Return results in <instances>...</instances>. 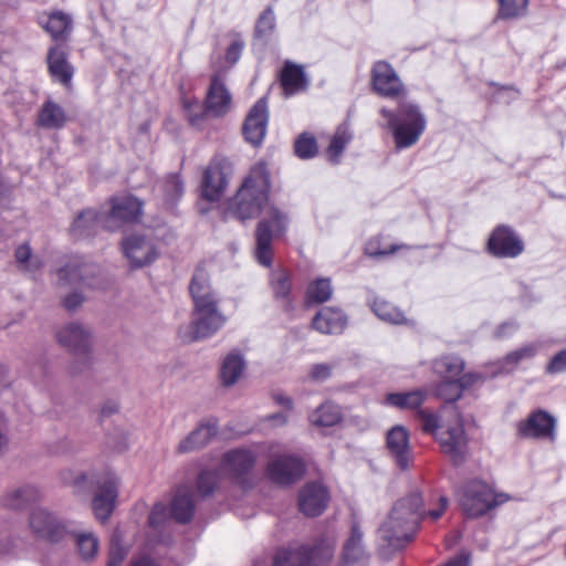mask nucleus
Segmentation results:
<instances>
[{
  "label": "nucleus",
  "mask_w": 566,
  "mask_h": 566,
  "mask_svg": "<svg viewBox=\"0 0 566 566\" xmlns=\"http://www.w3.org/2000/svg\"><path fill=\"white\" fill-rule=\"evenodd\" d=\"M448 506V499L440 497V509L426 512L423 500L418 491H412L398 500L388 518L378 528V548L384 557L402 549L413 541L420 522L424 516L438 520Z\"/></svg>",
  "instance_id": "nucleus-1"
},
{
  "label": "nucleus",
  "mask_w": 566,
  "mask_h": 566,
  "mask_svg": "<svg viewBox=\"0 0 566 566\" xmlns=\"http://www.w3.org/2000/svg\"><path fill=\"white\" fill-rule=\"evenodd\" d=\"M454 421L447 422L437 412L419 410L418 418L423 432L434 437L443 454L448 457L452 465H462L469 453V439L463 428L460 413L453 411Z\"/></svg>",
  "instance_id": "nucleus-2"
},
{
  "label": "nucleus",
  "mask_w": 566,
  "mask_h": 566,
  "mask_svg": "<svg viewBox=\"0 0 566 566\" xmlns=\"http://www.w3.org/2000/svg\"><path fill=\"white\" fill-rule=\"evenodd\" d=\"M271 177L263 163L251 168L249 175L228 202V212L244 221L258 217L269 201Z\"/></svg>",
  "instance_id": "nucleus-3"
},
{
  "label": "nucleus",
  "mask_w": 566,
  "mask_h": 566,
  "mask_svg": "<svg viewBox=\"0 0 566 566\" xmlns=\"http://www.w3.org/2000/svg\"><path fill=\"white\" fill-rule=\"evenodd\" d=\"M380 115L387 120L397 149H406L416 145L427 127V118L419 105L401 101L396 111L380 108Z\"/></svg>",
  "instance_id": "nucleus-4"
},
{
  "label": "nucleus",
  "mask_w": 566,
  "mask_h": 566,
  "mask_svg": "<svg viewBox=\"0 0 566 566\" xmlns=\"http://www.w3.org/2000/svg\"><path fill=\"white\" fill-rule=\"evenodd\" d=\"M289 216L275 206H269L265 214L258 222L255 229V259L265 266L270 268L273 262L272 242L283 237L287 230Z\"/></svg>",
  "instance_id": "nucleus-5"
},
{
  "label": "nucleus",
  "mask_w": 566,
  "mask_h": 566,
  "mask_svg": "<svg viewBox=\"0 0 566 566\" xmlns=\"http://www.w3.org/2000/svg\"><path fill=\"white\" fill-rule=\"evenodd\" d=\"M335 552V541L322 537L312 546L298 545L280 548L273 560V566H323L329 562Z\"/></svg>",
  "instance_id": "nucleus-6"
},
{
  "label": "nucleus",
  "mask_w": 566,
  "mask_h": 566,
  "mask_svg": "<svg viewBox=\"0 0 566 566\" xmlns=\"http://www.w3.org/2000/svg\"><path fill=\"white\" fill-rule=\"evenodd\" d=\"M509 499L507 494H496L485 482L474 479L462 486L460 504L469 517H479L505 503Z\"/></svg>",
  "instance_id": "nucleus-7"
},
{
  "label": "nucleus",
  "mask_w": 566,
  "mask_h": 566,
  "mask_svg": "<svg viewBox=\"0 0 566 566\" xmlns=\"http://www.w3.org/2000/svg\"><path fill=\"white\" fill-rule=\"evenodd\" d=\"M60 285L81 284L93 290L106 289L108 281L103 269L90 262L74 259L56 271Z\"/></svg>",
  "instance_id": "nucleus-8"
},
{
  "label": "nucleus",
  "mask_w": 566,
  "mask_h": 566,
  "mask_svg": "<svg viewBox=\"0 0 566 566\" xmlns=\"http://www.w3.org/2000/svg\"><path fill=\"white\" fill-rule=\"evenodd\" d=\"M232 175L231 161L224 156H214L203 171L200 186L201 197L209 202L219 201L224 195Z\"/></svg>",
  "instance_id": "nucleus-9"
},
{
  "label": "nucleus",
  "mask_w": 566,
  "mask_h": 566,
  "mask_svg": "<svg viewBox=\"0 0 566 566\" xmlns=\"http://www.w3.org/2000/svg\"><path fill=\"white\" fill-rule=\"evenodd\" d=\"M226 323V316L219 310V303L193 306L192 321L188 332L181 337L184 342H196L211 337Z\"/></svg>",
  "instance_id": "nucleus-10"
},
{
  "label": "nucleus",
  "mask_w": 566,
  "mask_h": 566,
  "mask_svg": "<svg viewBox=\"0 0 566 566\" xmlns=\"http://www.w3.org/2000/svg\"><path fill=\"white\" fill-rule=\"evenodd\" d=\"M232 96L227 88L224 82L219 74H213L205 99V107L199 114L191 113L190 104L187 106L189 111L190 124L196 126L207 116L222 117L231 109Z\"/></svg>",
  "instance_id": "nucleus-11"
},
{
  "label": "nucleus",
  "mask_w": 566,
  "mask_h": 566,
  "mask_svg": "<svg viewBox=\"0 0 566 566\" xmlns=\"http://www.w3.org/2000/svg\"><path fill=\"white\" fill-rule=\"evenodd\" d=\"M61 345L72 350L80 359L78 367H73L72 373H82L91 364V332L80 323H70L56 334Z\"/></svg>",
  "instance_id": "nucleus-12"
},
{
  "label": "nucleus",
  "mask_w": 566,
  "mask_h": 566,
  "mask_svg": "<svg viewBox=\"0 0 566 566\" xmlns=\"http://www.w3.org/2000/svg\"><path fill=\"white\" fill-rule=\"evenodd\" d=\"M122 248L134 269L147 266L159 256V250L154 239L147 234L134 233L124 238Z\"/></svg>",
  "instance_id": "nucleus-13"
},
{
  "label": "nucleus",
  "mask_w": 566,
  "mask_h": 566,
  "mask_svg": "<svg viewBox=\"0 0 566 566\" xmlns=\"http://www.w3.org/2000/svg\"><path fill=\"white\" fill-rule=\"evenodd\" d=\"M30 528L39 537L59 543L69 536L71 523L62 522L45 509H35L30 514Z\"/></svg>",
  "instance_id": "nucleus-14"
},
{
  "label": "nucleus",
  "mask_w": 566,
  "mask_h": 566,
  "mask_svg": "<svg viewBox=\"0 0 566 566\" xmlns=\"http://www.w3.org/2000/svg\"><path fill=\"white\" fill-rule=\"evenodd\" d=\"M488 251L495 258H516L524 251V241L510 226L500 224L488 240Z\"/></svg>",
  "instance_id": "nucleus-15"
},
{
  "label": "nucleus",
  "mask_w": 566,
  "mask_h": 566,
  "mask_svg": "<svg viewBox=\"0 0 566 566\" xmlns=\"http://www.w3.org/2000/svg\"><path fill=\"white\" fill-rule=\"evenodd\" d=\"M370 80L374 92L379 96L396 98L405 94L403 83L387 61H377L373 64Z\"/></svg>",
  "instance_id": "nucleus-16"
},
{
  "label": "nucleus",
  "mask_w": 566,
  "mask_h": 566,
  "mask_svg": "<svg viewBox=\"0 0 566 566\" xmlns=\"http://www.w3.org/2000/svg\"><path fill=\"white\" fill-rule=\"evenodd\" d=\"M266 472L273 483L285 486L295 483L304 475L305 464L297 457L283 454L268 463Z\"/></svg>",
  "instance_id": "nucleus-17"
},
{
  "label": "nucleus",
  "mask_w": 566,
  "mask_h": 566,
  "mask_svg": "<svg viewBox=\"0 0 566 566\" xmlns=\"http://www.w3.org/2000/svg\"><path fill=\"white\" fill-rule=\"evenodd\" d=\"M111 202V210L104 212L107 231H115L123 222L135 221L142 214L143 202L134 196L115 197Z\"/></svg>",
  "instance_id": "nucleus-18"
},
{
  "label": "nucleus",
  "mask_w": 566,
  "mask_h": 566,
  "mask_svg": "<svg viewBox=\"0 0 566 566\" xmlns=\"http://www.w3.org/2000/svg\"><path fill=\"white\" fill-rule=\"evenodd\" d=\"M117 482L113 475H105L96 481V493L92 501L95 517L101 522L108 520L117 499Z\"/></svg>",
  "instance_id": "nucleus-19"
},
{
  "label": "nucleus",
  "mask_w": 566,
  "mask_h": 566,
  "mask_svg": "<svg viewBox=\"0 0 566 566\" xmlns=\"http://www.w3.org/2000/svg\"><path fill=\"white\" fill-rule=\"evenodd\" d=\"M269 120L268 98L261 97L250 109L242 127L245 140L254 146L260 145L266 134Z\"/></svg>",
  "instance_id": "nucleus-20"
},
{
  "label": "nucleus",
  "mask_w": 566,
  "mask_h": 566,
  "mask_svg": "<svg viewBox=\"0 0 566 566\" xmlns=\"http://www.w3.org/2000/svg\"><path fill=\"white\" fill-rule=\"evenodd\" d=\"M555 426V418L547 411L539 409L518 422L517 434L525 439H553Z\"/></svg>",
  "instance_id": "nucleus-21"
},
{
  "label": "nucleus",
  "mask_w": 566,
  "mask_h": 566,
  "mask_svg": "<svg viewBox=\"0 0 566 566\" xmlns=\"http://www.w3.org/2000/svg\"><path fill=\"white\" fill-rule=\"evenodd\" d=\"M369 554L364 544V533L357 522H353L345 539L339 566H368Z\"/></svg>",
  "instance_id": "nucleus-22"
},
{
  "label": "nucleus",
  "mask_w": 566,
  "mask_h": 566,
  "mask_svg": "<svg viewBox=\"0 0 566 566\" xmlns=\"http://www.w3.org/2000/svg\"><path fill=\"white\" fill-rule=\"evenodd\" d=\"M386 446L389 454L401 470H407L411 462V448L409 433L402 426H395L386 437Z\"/></svg>",
  "instance_id": "nucleus-23"
},
{
  "label": "nucleus",
  "mask_w": 566,
  "mask_h": 566,
  "mask_svg": "<svg viewBox=\"0 0 566 566\" xmlns=\"http://www.w3.org/2000/svg\"><path fill=\"white\" fill-rule=\"evenodd\" d=\"M328 502V492L325 486L319 483H307L300 492L298 507L306 516L321 515Z\"/></svg>",
  "instance_id": "nucleus-24"
},
{
  "label": "nucleus",
  "mask_w": 566,
  "mask_h": 566,
  "mask_svg": "<svg viewBox=\"0 0 566 566\" xmlns=\"http://www.w3.org/2000/svg\"><path fill=\"white\" fill-rule=\"evenodd\" d=\"M217 433L218 424L216 421H203L178 443L176 452L185 454L199 451L206 448Z\"/></svg>",
  "instance_id": "nucleus-25"
},
{
  "label": "nucleus",
  "mask_w": 566,
  "mask_h": 566,
  "mask_svg": "<svg viewBox=\"0 0 566 566\" xmlns=\"http://www.w3.org/2000/svg\"><path fill=\"white\" fill-rule=\"evenodd\" d=\"M347 316L336 307L325 306L317 312L312 321L315 331L326 335L342 334L347 326Z\"/></svg>",
  "instance_id": "nucleus-26"
},
{
  "label": "nucleus",
  "mask_w": 566,
  "mask_h": 566,
  "mask_svg": "<svg viewBox=\"0 0 566 566\" xmlns=\"http://www.w3.org/2000/svg\"><path fill=\"white\" fill-rule=\"evenodd\" d=\"M48 69L50 75L64 86L71 84L74 69L67 61L65 50L60 45H52L48 51L46 56Z\"/></svg>",
  "instance_id": "nucleus-27"
},
{
  "label": "nucleus",
  "mask_w": 566,
  "mask_h": 566,
  "mask_svg": "<svg viewBox=\"0 0 566 566\" xmlns=\"http://www.w3.org/2000/svg\"><path fill=\"white\" fill-rule=\"evenodd\" d=\"M39 24L50 34L55 42H65L73 29L72 17L63 11L56 10L49 15H41Z\"/></svg>",
  "instance_id": "nucleus-28"
},
{
  "label": "nucleus",
  "mask_w": 566,
  "mask_h": 566,
  "mask_svg": "<svg viewBox=\"0 0 566 566\" xmlns=\"http://www.w3.org/2000/svg\"><path fill=\"white\" fill-rule=\"evenodd\" d=\"M101 229L106 230V219L103 211L94 209L80 212L71 226V232L78 238L95 235Z\"/></svg>",
  "instance_id": "nucleus-29"
},
{
  "label": "nucleus",
  "mask_w": 566,
  "mask_h": 566,
  "mask_svg": "<svg viewBox=\"0 0 566 566\" xmlns=\"http://www.w3.org/2000/svg\"><path fill=\"white\" fill-rule=\"evenodd\" d=\"M189 291L193 301V306L219 303L218 295L210 286L209 274L202 265H198L195 270L189 285Z\"/></svg>",
  "instance_id": "nucleus-30"
},
{
  "label": "nucleus",
  "mask_w": 566,
  "mask_h": 566,
  "mask_svg": "<svg viewBox=\"0 0 566 566\" xmlns=\"http://www.w3.org/2000/svg\"><path fill=\"white\" fill-rule=\"evenodd\" d=\"M170 517L179 524H188L195 514L192 491L187 486L177 489L169 509Z\"/></svg>",
  "instance_id": "nucleus-31"
},
{
  "label": "nucleus",
  "mask_w": 566,
  "mask_h": 566,
  "mask_svg": "<svg viewBox=\"0 0 566 566\" xmlns=\"http://www.w3.org/2000/svg\"><path fill=\"white\" fill-rule=\"evenodd\" d=\"M255 463V457L248 449H233L228 451L222 459V468L233 476H241L251 471Z\"/></svg>",
  "instance_id": "nucleus-32"
},
{
  "label": "nucleus",
  "mask_w": 566,
  "mask_h": 566,
  "mask_svg": "<svg viewBox=\"0 0 566 566\" xmlns=\"http://www.w3.org/2000/svg\"><path fill=\"white\" fill-rule=\"evenodd\" d=\"M67 116L62 106L48 98L41 106L35 120L36 126L44 129H61L65 126Z\"/></svg>",
  "instance_id": "nucleus-33"
},
{
  "label": "nucleus",
  "mask_w": 566,
  "mask_h": 566,
  "mask_svg": "<svg viewBox=\"0 0 566 566\" xmlns=\"http://www.w3.org/2000/svg\"><path fill=\"white\" fill-rule=\"evenodd\" d=\"M247 367L243 355L233 350L229 353L221 361L220 379L224 387L233 386L242 376Z\"/></svg>",
  "instance_id": "nucleus-34"
},
{
  "label": "nucleus",
  "mask_w": 566,
  "mask_h": 566,
  "mask_svg": "<svg viewBox=\"0 0 566 566\" xmlns=\"http://www.w3.org/2000/svg\"><path fill=\"white\" fill-rule=\"evenodd\" d=\"M280 80L286 95H294L304 91L308 85L303 67L290 61L285 62Z\"/></svg>",
  "instance_id": "nucleus-35"
},
{
  "label": "nucleus",
  "mask_w": 566,
  "mask_h": 566,
  "mask_svg": "<svg viewBox=\"0 0 566 566\" xmlns=\"http://www.w3.org/2000/svg\"><path fill=\"white\" fill-rule=\"evenodd\" d=\"M40 499V491L36 486L25 484L8 491L3 497L7 507L22 510Z\"/></svg>",
  "instance_id": "nucleus-36"
},
{
  "label": "nucleus",
  "mask_w": 566,
  "mask_h": 566,
  "mask_svg": "<svg viewBox=\"0 0 566 566\" xmlns=\"http://www.w3.org/2000/svg\"><path fill=\"white\" fill-rule=\"evenodd\" d=\"M312 424L317 427H333L343 420V413L339 406L334 402L326 401L318 406L310 417Z\"/></svg>",
  "instance_id": "nucleus-37"
},
{
  "label": "nucleus",
  "mask_w": 566,
  "mask_h": 566,
  "mask_svg": "<svg viewBox=\"0 0 566 566\" xmlns=\"http://www.w3.org/2000/svg\"><path fill=\"white\" fill-rule=\"evenodd\" d=\"M371 310L382 322L394 325H408L411 323L399 307L384 298L376 297L371 304Z\"/></svg>",
  "instance_id": "nucleus-38"
},
{
  "label": "nucleus",
  "mask_w": 566,
  "mask_h": 566,
  "mask_svg": "<svg viewBox=\"0 0 566 566\" xmlns=\"http://www.w3.org/2000/svg\"><path fill=\"white\" fill-rule=\"evenodd\" d=\"M426 394L422 390L391 392L386 396V403L398 409H415L422 405Z\"/></svg>",
  "instance_id": "nucleus-39"
},
{
  "label": "nucleus",
  "mask_w": 566,
  "mask_h": 566,
  "mask_svg": "<svg viewBox=\"0 0 566 566\" xmlns=\"http://www.w3.org/2000/svg\"><path fill=\"white\" fill-rule=\"evenodd\" d=\"M275 14L271 7H268L259 17L254 28V41L264 46L268 44L275 30Z\"/></svg>",
  "instance_id": "nucleus-40"
},
{
  "label": "nucleus",
  "mask_w": 566,
  "mask_h": 566,
  "mask_svg": "<svg viewBox=\"0 0 566 566\" xmlns=\"http://www.w3.org/2000/svg\"><path fill=\"white\" fill-rule=\"evenodd\" d=\"M69 535H72L76 542L78 553L83 559H92L98 551V539L91 532H76L72 526Z\"/></svg>",
  "instance_id": "nucleus-41"
},
{
  "label": "nucleus",
  "mask_w": 566,
  "mask_h": 566,
  "mask_svg": "<svg viewBox=\"0 0 566 566\" xmlns=\"http://www.w3.org/2000/svg\"><path fill=\"white\" fill-rule=\"evenodd\" d=\"M184 181L178 174H170L161 185V192L165 203L174 207L184 195Z\"/></svg>",
  "instance_id": "nucleus-42"
},
{
  "label": "nucleus",
  "mask_w": 566,
  "mask_h": 566,
  "mask_svg": "<svg viewBox=\"0 0 566 566\" xmlns=\"http://www.w3.org/2000/svg\"><path fill=\"white\" fill-rule=\"evenodd\" d=\"M333 293L329 279H317L310 283L306 290V298L308 303L321 304L327 302Z\"/></svg>",
  "instance_id": "nucleus-43"
},
{
  "label": "nucleus",
  "mask_w": 566,
  "mask_h": 566,
  "mask_svg": "<svg viewBox=\"0 0 566 566\" xmlns=\"http://www.w3.org/2000/svg\"><path fill=\"white\" fill-rule=\"evenodd\" d=\"M436 368L444 379H457L463 373L464 361L459 356H446L437 361Z\"/></svg>",
  "instance_id": "nucleus-44"
},
{
  "label": "nucleus",
  "mask_w": 566,
  "mask_h": 566,
  "mask_svg": "<svg viewBox=\"0 0 566 566\" xmlns=\"http://www.w3.org/2000/svg\"><path fill=\"white\" fill-rule=\"evenodd\" d=\"M318 150L316 138L308 134L302 133L294 143L295 155L301 159H311L316 156Z\"/></svg>",
  "instance_id": "nucleus-45"
},
{
  "label": "nucleus",
  "mask_w": 566,
  "mask_h": 566,
  "mask_svg": "<svg viewBox=\"0 0 566 566\" xmlns=\"http://www.w3.org/2000/svg\"><path fill=\"white\" fill-rule=\"evenodd\" d=\"M434 394L446 402H455L462 396L461 384L457 379H442L437 384Z\"/></svg>",
  "instance_id": "nucleus-46"
},
{
  "label": "nucleus",
  "mask_w": 566,
  "mask_h": 566,
  "mask_svg": "<svg viewBox=\"0 0 566 566\" xmlns=\"http://www.w3.org/2000/svg\"><path fill=\"white\" fill-rule=\"evenodd\" d=\"M528 0H500L499 17L513 19L525 14Z\"/></svg>",
  "instance_id": "nucleus-47"
},
{
  "label": "nucleus",
  "mask_w": 566,
  "mask_h": 566,
  "mask_svg": "<svg viewBox=\"0 0 566 566\" xmlns=\"http://www.w3.org/2000/svg\"><path fill=\"white\" fill-rule=\"evenodd\" d=\"M271 285L275 298L287 300L292 283L290 275L285 272H276L271 276Z\"/></svg>",
  "instance_id": "nucleus-48"
},
{
  "label": "nucleus",
  "mask_w": 566,
  "mask_h": 566,
  "mask_svg": "<svg viewBox=\"0 0 566 566\" xmlns=\"http://www.w3.org/2000/svg\"><path fill=\"white\" fill-rule=\"evenodd\" d=\"M538 345L535 343L526 344L511 353H509L505 358L504 363L510 364L512 366H516L523 360L532 359L536 356L538 352Z\"/></svg>",
  "instance_id": "nucleus-49"
},
{
  "label": "nucleus",
  "mask_w": 566,
  "mask_h": 566,
  "mask_svg": "<svg viewBox=\"0 0 566 566\" xmlns=\"http://www.w3.org/2000/svg\"><path fill=\"white\" fill-rule=\"evenodd\" d=\"M350 135L345 130H337L331 140L327 148V154L332 163H337L338 157L342 155L345 146L349 143Z\"/></svg>",
  "instance_id": "nucleus-50"
},
{
  "label": "nucleus",
  "mask_w": 566,
  "mask_h": 566,
  "mask_svg": "<svg viewBox=\"0 0 566 566\" xmlns=\"http://www.w3.org/2000/svg\"><path fill=\"white\" fill-rule=\"evenodd\" d=\"M14 256L18 263L24 265L25 270L35 271L42 266L39 259L32 258L31 249L27 243L15 249Z\"/></svg>",
  "instance_id": "nucleus-51"
},
{
  "label": "nucleus",
  "mask_w": 566,
  "mask_h": 566,
  "mask_svg": "<svg viewBox=\"0 0 566 566\" xmlns=\"http://www.w3.org/2000/svg\"><path fill=\"white\" fill-rule=\"evenodd\" d=\"M218 483V475L212 471H202L197 479V490L203 496H209L213 493Z\"/></svg>",
  "instance_id": "nucleus-52"
},
{
  "label": "nucleus",
  "mask_w": 566,
  "mask_h": 566,
  "mask_svg": "<svg viewBox=\"0 0 566 566\" xmlns=\"http://www.w3.org/2000/svg\"><path fill=\"white\" fill-rule=\"evenodd\" d=\"M408 248L405 244H391L388 249H380L379 241L377 239L369 240L365 247V253L374 259H379L382 256H388L394 254L400 249Z\"/></svg>",
  "instance_id": "nucleus-53"
},
{
  "label": "nucleus",
  "mask_w": 566,
  "mask_h": 566,
  "mask_svg": "<svg viewBox=\"0 0 566 566\" xmlns=\"http://www.w3.org/2000/svg\"><path fill=\"white\" fill-rule=\"evenodd\" d=\"M547 374L555 375L566 371V349L555 354L545 368Z\"/></svg>",
  "instance_id": "nucleus-54"
},
{
  "label": "nucleus",
  "mask_w": 566,
  "mask_h": 566,
  "mask_svg": "<svg viewBox=\"0 0 566 566\" xmlns=\"http://www.w3.org/2000/svg\"><path fill=\"white\" fill-rule=\"evenodd\" d=\"M85 297L81 292L73 291L62 298V305L67 312L77 311L84 303Z\"/></svg>",
  "instance_id": "nucleus-55"
},
{
  "label": "nucleus",
  "mask_w": 566,
  "mask_h": 566,
  "mask_svg": "<svg viewBox=\"0 0 566 566\" xmlns=\"http://www.w3.org/2000/svg\"><path fill=\"white\" fill-rule=\"evenodd\" d=\"M167 516V507L163 503H156L149 514L148 523L151 527L158 528Z\"/></svg>",
  "instance_id": "nucleus-56"
},
{
  "label": "nucleus",
  "mask_w": 566,
  "mask_h": 566,
  "mask_svg": "<svg viewBox=\"0 0 566 566\" xmlns=\"http://www.w3.org/2000/svg\"><path fill=\"white\" fill-rule=\"evenodd\" d=\"M127 552L119 544H112L107 566H122Z\"/></svg>",
  "instance_id": "nucleus-57"
},
{
  "label": "nucleus",
  "mask_w": 566,
  "mask_h": 566,
  "mask_svg": "<svg viewBox=\"0 0 566 566\" xmlns=\"http://www.w3.org/2000/svg\"><path fill=\"white\" fill-rule=\"evenodd\" d=\"M332 375V368L327 364L314 365L310 371V377L313 380L324 381Z\"/></svg>",
  "instance_id": "nucleus-58"
},
{
  "label": "nucleus",
  "mask_w": 566,
  "mask_h": 566,
  "mask_svg": "<svg viewBox=\"0 0 566 566\" xmlns=\"http://www.w3.org/2000/svg\"><path fill=\"white\" fill-rule=\"evenodd\" d=\"M243 42L240 40L233 41L226 52V60L230 64H234L239 61L242 50H243Z\"/></svg>",
  "instance_id": "nucleus-59"
},
{
  "label": "nucleus",
  "mask_w": 566,
  "mask_h": 566,
  "mask_svg": "<svg viewBox=\"0 0 566 566\" xmlns=\"http://www.w3.org/2000/svg\"><path fill=\"white\" fill-rule=\"evenodd\" d=\"M517 328L518 325L515 322H505L497 327L495 336L497 338L506 337L513 334Z\"/></svg>",
  "instance_id": "nucleus-60"
},
{
  "label": "nucleus",
  "mask_w": 566,
  "mask_h": 566,
  "mask_svg": "<svg viewBox=\"0 0 566 566\" xmlns=\"http://www.w3.org/2000/svg\"><path fill=\"white\" fill-rule=\"evenodd\" d=\"M481 376L479 374H464L460 375L459 378H457V381L461 384V391H463L465 388L473 385L475 381L480 380Z\"/></svg>",
  "instance_id": "nucleus-61"
},
{
  "label": "nucleus",
  "mask_w": 566,
  "mask_h": 566,
  "mask_svg": "<svg viewBox=\"0 0 566 566\" xmlns=\"http://www.w3.org/2000/svg\"><path fill=\"white\" fill-rule=\"evenodd\" d=\"M118 411V403L113 400H107L101 408V418L109 417Z\"/></svg>",
  "instance_id": "nucleus-62"
},
{
  "label": "nucleus",
  "mask_w": 566,
  "mask_h": 566,
  "mask_svg": "<svg viewBox=\"0 0 566 566\" xmlns=\"http://www.w3.org/2000/svg\"><path fill=\"white\" fill-rule=\"evenodd\" d=\"M14 549V539L11 537H6L0 541V554L8 555L12 554Z\"/></svg>",
  "instance_id": "nucleus-63"
},
{
  "label": "nucleus",
  "mask_w": 566,
  "mask_h": 566,
  "mask_svg": "<svg viewBox=\"0 0 566 566\" xmlns=\"http://www.w3.org/2000/svg\"><path fill=\"white\" fill-rule=\"evenodd\" d=\"M469 554L462 553L458 557L450 560L446 566H470Z\"/></svg>",
  "instance_id": "nucleus-64"
}]
</instances>
